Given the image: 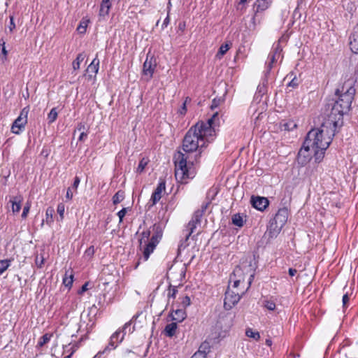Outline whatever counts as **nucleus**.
I'll return each instance as SVG.
<instances>
[{"mask_svg":"<svg viewBox=\"0 0 358 358\" xmlns=\"http://www.w3.org/2000/svg\"><path fill=\"white\" fill-rule=\"evenodd\" d=\"M124 199V192L123 190L117 191L113 196V203L114 205H117L122 201Z\"/></svg>","mask_w":358,"mask_h":358,"instance_id":"cd10ccee","label":"nucleus"},{"mask_svg":"<svg viewBox=\"0 0 358 358\" xmlns=\"http://www.w3.org/2000/svg\"><path fill=\"white\" fill-rule=\"evenodd\" d=\"M140 314H141V313H137V314L134 315L132 317V318L131 319V320H130V321H129V322H126V323L124 324V326H123L122 329H120V330H121V334H124V333H125V334L127 333V329H129V328H130L131 324H132V323H133V322H134V321H135V320L138 317V316L140 315ZM134 330V327H133V329H132V330H131V329H129V332H132Z\"/></svg>","mask_w":358,"mask_h":358,"instance_id":"b1692460","label":"nucleus"},{"mask_svg":"<svg viewBox=\"0 0 358 358\" xmlns=\"http://www.w3.org/2000/svg\"><path fill=\"white\" fill-rule=\"evenodd\" d=\"M272 3L271 0H256L254 6L256 8L255 13L263 12L268 9Z\"/></svg>","mask_w":358,"mask_h":358,"instance_id":"a211bd4d","label":"nucleus"},{"mask_svg":"<svg viewBox=\"0 0 358 358\" xmlns=\"http://www.w3.org/2000/svg\"><path fill=\"white\" fill-rule=\"evenodd\" d=\"M232 223L239 227H241L243 226V220L242 216L239 214H235L232 217Z\"/></svg>","mask_w":358,"mask_h":358,"instance_id":"7c9ffc66","label":"nucleus"},{"mask_svg":"<svg viewBox=\"0 0 358 358\" xmlns=\"http://www.w3.org/2000/svg\"><path fill=\"white\" fill-rule=\"evenodd\" d=\"M54 212H55V210L52 208H48L46 210L45 215H46L48 224H50L51 222H52V221H53L52 220V215H53Z\"/></svg>","mask_w":358,"mask_h":358,"instance_id":"37998d69","label":"nucleus"},{"mask_svg":"<svg viewBox=\"0 0 358 358\" xmlns=\"http://www.w3.org/2000/svg\"><path fill=\"white\" fill-rule=\"evenodd\" d=\"M219 104H220V100H216L215 99H214L212 102L211 108L214 109V108H217L219 106Z\"/></svg>","mask_w":358,"mask_h":358,"instance_id":"e2e57ef3","label":"nucleus"},{"mask_svg":"<svg viewBox=\"0 0 358 358\" xmlns=\"http://www.w3.org/2000/svg\"><path fill=\"white\" fill-rule=\"evenodd\" d=\"M217 125H219L217 112L206 122H198L186 132L182 143L185 153L178 152L175 156V177L178 182L186 184L195 176V167L200 164L203 149L214 140Z\"/></svg>","mask_w":358,"mask_h":358,"instance_id":"f257e3e1","label":"nucleus"},{"mask_svg":"<svg viewBox=\"0 0 358 358\" xmlns=\"http://www.w3.org/2000/svg\"><path fill=\"white\" fill-rule=\"evenodd\" d=\"M88 136V132H81L79 137L78 141H85Z\"/></svg>","mask_w":358,"mask_h":358,"instance_id":"4d7b16f0","label":"nucleus"},{"mask_svg":"<svg viewBox=\"0 0 358 358\" xmlns=\"http://www.w3.org/2000/svg\"><path fill=\"white\" fill-rule=\"evenodd\" d=\"M44 257L41 256L39 257L38 255L36 257L35 259V264L37 266L38 268H42L43 265L44 264Z\"/></svg>","mask_w":358,"mask_h":358,"instance_id":"09e8293b","label":"nucleus"},{"mask_svg":"<svg viewBox=\"0 0 358 358\" xmlns=\"http://www.w3.org/2000/svg\"><path fill=\"white\" fill-rule=\"evenodd\" d=\"M171 6H172L171 1V0H169V1H168V3H167V6H166V9H167V14H169V13H170Z\"/></svg>","mask_w":358,"mask_h":358,"instance_id":"774afa93","label":"nucleus"},{"mask_svg":"<svg viewBox=\"0 0 358 358\" xmlns=\"http://www.w3.org/2000/svg\"><path fill=\"white\" fill-rule=\"evenodd\" d=\"M85 55L84 53H80L77 55L76 59L73 62L72 66L74 71L80 69L81 62L85 59Z\"/></svg>","mask_w":358,"mask_h":358,"instance_id":"a878e982","label":"nucleus"},{"mask_svg":"<svg viewBox=\"0 0 358 358\" xmlns=\"http://www.w3.org/2000/svg\"><path fill=\"white\" fill-rule=\"evenodd\" d=\"M299 85V82H298V80L297 78H294L289 83H288V86L289 87H292L293 88H295L297 86Z\"/></svg>","mask_w":358,"mask_h":358,"instance_id":"5fc2aeb1","label":"nucleus"},{"mask_svg":"<svg viewBox=\"0 0 358 358\" xmlns=\"http://www.w3.org/2000/svg\"><path fill=\"white\" fill-rule=\"evenodd\" d=\"M80 178L78 176H76L74 178V181H73V183L72 187L71 188L73 189H75V191H76L77 188H78V185L80 184Z\"/></svg>","mask_w":358,"mask_h":358,"instance_id":"3c124183","label":"nucleus"},{"mask_svg":"<svg viewBox=\"0 0 358 358\" xmlns=\"http://www.w3.org/2000/svg\"><path fill=\"white\" fill-rule=\"evenodd\" d=\"M73 282V271H66L63 278V285L70 289Z\"/></svg>","mask_w":358,"mask_h":358,"instance_id":"412c9836","label":"nucleus"},{"mask_svg":"<svg viewBox=\"0 0 358 358\" xmlns=\"http://www.w3.org/2000/svg\"><path fill=\"white\" fill-rule=\"evenodd\" d=\"M99 69V59L96 57L91 64L87 66V71L94 73L95 75L98 73Z\"/></svg>","mask_w":358,"mask_h":358,"instance_id":"5701e85b","label":"nucleus"},{"mask_svg":"<svg viewBox=\"0 0 358 358\" xmlns=\"http://www.w3.org/2000/svg\"><path fill=\"white\" fill-rule=\"evenodd\" d=\"M191 358H206V351H201L200 350L199 351H197L195 352Z\"/></svg>","mask_w":358,"mask_h":358,"instance_id":"de8ad7c7","label":"nucleus"},{"mask_svg":"<svg viewBox=\"0 0 358 358\" xmlns=\"http://www.w3.org/2000/svg\"><path fill=\"white\" fill-rule=\"evenodd\" d=\"M177 329V323L171 322L168 324L164 329V332L166 336L173 337Z\"/></svg>","mask_w":358,"mask_h":358,"instance_id":"4be33fe9","label":"nucleus"},{"mask_svg":"<svg viewBox=\"0 0 358 358\" xmlns=\"http://www.w3.org/2000/svg\"><path fill=\"white\" fill-rule=\"evenodd\" d=\"M29 112V106H26L21 110L19 116L13 122L11 127V131L13 134H19L22 129L24 128L26 124L27 123V116Z\"/></svg>","mask_w":358,"mask_h":358,"instance_id":"39448f33","label":"nucleus"},{"mask_svg":"<svg viewBox=\"0 0 358 358\" xmlns=\"http://www.w3.org/2000/svg\"><path fill=\"white\" fill-rule=\"evenodd\" d=\"M252 206L259 211H264L268 206L269 201L267 198L259 196H252L250 199Z\"/></svg>","mask_w":358,"mask_h":358,"instance_id":"9d476101","label":"nucleus"},{"mask_svg":"<svg viewBox=\"0 0 358 358\" xmlns=\"http://www.w3.org/2000/svg\"><path fill=\"white\" fill-rule=\"evenodd\" d=\"M287 209L286 208H282L278 210L272 221L280 225L281 227H283L287 220Z\"/></svg>","mask_w":358,"mask_h":358,"instance_id":"ddd939ff","label":"nucleus"},{"mask_svg":"<svg viewBox=\"0 0 358 358\" xmlns=\"http://www.w3.org/2000/svg\"><path fill=\"white\" fill-rule=\"evenodd\" d=\"M208 203H203V204L201 206V209L197 210H198V211H202V214L203 215L204 212L206 210V209H207V208H208Z\"/></svg>","mask_w":358,"mask_h":358,"instance_id":"69168bd1","label":"nucleus"},{"mask_svg":"<svg viewBox=\"0 0 358 358\" xmlns=\"http://www.w3.org/2000/svg\"><path fill=\"white\" fill-rule=\"evenodd\" d=\"M245 335L249 338H252L255 341H259L260 339V334L258 331H253V330L250 328H248L245 331Z\"/></svg>","mask_w":358,"mask_h":358,"instance_id":"473e14b6","label":"nucleus"},{"mask_svg":"<svg viewBox=\"0 0 358 358\" xmlns=\"http://www.w3.org/2000/svg\"><path fill=\"white\" fill-rule=\"evenodd\" d=\"M191 101V99L189 96H187L185 99V101L182 106V107L179 109L178 113L180 115H184L187 112V103H189Z\"/></svg>","mask_w":358,"mask_h":358,"instance_id":"a19ab883","label":"nucleus"},{"mask_svg":"<svg viewBox=\"0 0 358 358\" xmlns=\"http://www.w3.org/2000/svg\"><path fill=\"white\" fill-rule=\"evenodd\" d=\"M337 128L340 127L333 124H327L326 118L320 128L313 129L307 134L305 139L306 148L327 150L336 134Z\"/></svg>","mask_w":358,"mask_h":358,"instance_id":"7ed1b4c3","label":"nucleus"},{"mask_svg":"<svg viewBox=\"0 0 358 358\" xmlns=\"http://www.w3.org/2000/svg\"><path fill=\"white\" fill-rule=\"evenodd\" d=\"M349 40L350 50L352 52L358 54V24L354 27Z\"/></svg>","mask_w":358,"mask_h":358,"instance_id":"4468645a","label":"nucleus"},{"mask_svg":"<svg viewBox=\"0 0 358 358\" xmlns=\"http://www.w3.org/2000/svg\"><path fill=\"white\" fill-rule=\"evenodd\" d=\"M171 316L173 320L182 322L185 319L187 315L185 309L180 308L173 310Z\"/></svg>","mask_w":358,"mask_h":358,"instance_id":"aec40b11","label":"nucleus"},{"mask_svg":"<svg viewBox=\"0 0 358 358\" xmlns=\"http://www.w3.org/2000/svg\"><path fill=\"white\" fill-rule=\"evenodd\" d=\"M311 148H306L305 141L300 150L298 152V161L301 164H306L311 158V154L310 150Z\"/></svg>","mask_w":358,"mask_h":358,"instance_id":"9b49d317","label":"nucleus"},{"mask_svg":"<svg viewBox=\"0 0 358 358\" xmlns=\"http://www.w3.org/2000/svg\"><path fill=\"white\" fill-rule=\"evenodd\" d=\"M203 217L202 211L196 210L192 217V220L189 222L187 226V231L188 234L186 235V239L187 240L191 234L194 232L196 228V225L200 224L201 219Z\"/></svg>","mask_w":358,"mask_h":358,"instance_id":"1a4fd4ad","label":"nucleus"},{"mask_svg":"<svg viewBox=\"0 0 358 358\" xmlns=\"http://www.w3.org/2000/svg\"><path fill=\"white\" fill-rule=\"evenodd\" d=\"M264 307H265L268 310H274L276 306L274 301L271 300H264Z\"/></svg>","mask_w":358,"mask_h":358,"instance_id":"58836bf2","label":"nucleus"},{"mask_svg":"<svg viewBox=\"0 0 358 358\" xmlns=\"http://www.w3.org/2000/svg\"><path fill=\"white\" fill-rule=\"evenodd\" d=\"M73 194L71 191V188L69 187L66 191V199L67 200H71L73 199Z\"/></svg>","mask_w":358,"mask_h":358,"instance_id":"13d9d810","label":"nucleus"},{"mask_svg":"<svg viewBox=\"0 0 358 358\" xmlns=\"http://www.w3.org/2000/svg\"><path fill=\"white\" fill-rule=\"evenodd\" d=\"M89 127H87L85 124L84 122H79L78 123L76 129L74 131V134L78 131L80 133L81 132H88Z\"/></svg>","mask_w":358,"mask_h":358,"instance_id":"ea45409f","label":"nucleus"},{"mask_svg":"<svg viewBox=\"0 0 358 358\" xmlns=\"http://www.w3.org/2000/svg\"><path fill=\"white\" fill-rule=\"evenodd\" d=\"M165 187L166 182L164 180H161L152 194L150 199L152 202V206L156 204L162 198V193L164 190H165Z\"/></svg>","mask_w":358,"mask_h":358,"instance_id":"2eb2a0df","label":"nucleus"},{"mask_svg":"<svg viewBox=\"0 0 358 358\" xmlns=\"http://www.w3.org/2000/svg\"><path fill=\"white\" fill-rule=\"evenodd\" d=\"M180 306L182 308L185 309L187 307L190 306L191 299H190L189 296L186 295L182 298H180Z\"/></svg>","mask_w":358,"mask_h":358,"instance_id":"4c0bfd02","label":"nucleus"},{"mask_svg":"<svg viewBox=\"0 0 358 358\" xmlns=\"http://www.w3.org/2000/svg\"><path fill=\"white\" fill-rule=\"evenodd\" d=\"M0 48H1L2 56L0 55V59L3 62L7 59L8 51L6 49V42L3 39L0 40Z\"/></svg>","mask_w":358,"mask_h":358,"instance_id":"2f4dec72","label":"nucleus"},{"mask_svg":"<svg viewBox=\"0 0 358 358\" xmlns=\"http://www.w3.org/2000/svg\"><path fill=\"white\" fill-rule=\"evenodd\" d=\"M150 234H151V230L150 229L144 230L141 234V238L139 239V248H140V250L143 252L144 246L145 245V244H148L150 240Z\"/></svg>","mask_w":358,"mask_h":358,"instance_id":"6ab92c4d","label":"nucleus"},{"mask_svg":"<svg viewBox=\"0 0 358 358\" xmlns=\"http://www.w3.org/2000/svg\"><path fill=\"white\" fill-rule=\"evenodd\" d=\"M127 208H123L122 210H120L117 213V216L119 217V222H122L123 221V219H124V217L125 216L126 213H127Z\"/></svg>","mask_w":358,"mask_h":358,"instance_id":"8fccbe9b","label":"nucleus"},{"mask_svg":"<svg viewBox=\"0 0 358 358\" xmlns=\"http://www.w3.org/2000/svg\"><path fill=\"white\" fill-rule=\"evenodd\" d=\"M178 292L177 287L176 286H172L171 285H169V289H168V294L167 297L168 299H175L176 296V294Z\"/></svg>","mask_w":358,"mask_h":358,"instance_id":"e433bc0d","label":"nucleus"},{"mask_svg":"<svg viewBox=\"0 0 358 358\" xmlns=\"http://www.w3.org/2000/svg\"><path fill=\"white\" fill-rule=\"evenodd\" d=\"M200 350H201V351H206V354L209 352V345H208V343H203L201 345V346L199 347V351Z\"/></svg>","mask_w":358,"mask_h":358,"instance_id":"864d4df0","label":"nucleus"},{"mask_svg":"<svg viewBox=\"0 0 358 358\" xmlns=\"http://www.w3.org/2000/svg\"><path fill=\"white\" fill-rule=\"evenodd\" d=\"M13 259L0 260V275H1L10 266Z\"/></svg>","mask_w":358,"mask_h":358,"instance_id":"393cba45","label":"nucleus"},{"mask_svg":"<svg viewBox=\"0 0 358 358\" xmlns=\"http://www.w3.org/2000/svg\"><path fill=\"white\" fill-rule=\"evenodd\" d=\"M229 49V45L227 43L222 44L217 52V56H223Z\"/></svg>","mask_w":358,"mask_h":358,"instance_id":"79ce46f5","label":"nucleus"},{"mask_svg":"<svg viewBox=\"0 0 358 358\" xmlns=\"http://www.w3.org/2000/svg\"><path fill=\"white\" fill-rule=\"evenodd\" d=\"M57 213L59 215L61 220H63L64 211H65L64 204L62 203H59L57 206Z\"/></svg>","mask_w":358,"mask_h":358,"instance_id":"a18cd8bd","label":"nucleus"},{"mask_svg":"<svg viewBox=\"0 0 358 358\" xmlns=\"http://www.w3.org/2000/svg\"><path fill=\"white\" fill-rule=\"evenodd\" d=\"M57 115H58V113L57 112L56 108H52L48 115V123L49 124L53 123L57 120Z\"/></svg>","mask_w":358,"mask_h":358,"instance_id":"f704fd0d","label":"nucleus"},{"mask_svg":"<svg viewBox=\"0 0 358 358\" xmlns=\"http://www.w3.org/2000/svg\"><path fill=\"white\" fill-rule=\"evenodd\" d=\"M90 22L89 20H85L83 19L80 22L79 25L77 27V31L80 34H85L86 32V29L87 27L88 23Z\"/></svg>","mask_w":358,"mask_h":358,"instance_id":"c756f323","label":"nucleus"},{"mask_svg":"<svg viewBox=\"0 0 358 358\" xmlns=\"http://www.w3.org/2000/svg\"><path fill=\"white\" fill-rule=\"evenodd\" d=\"M245 291L241 292H234L229 288L226 291L224 294V307L226 310H231L235 305L238 303Z\"/></svg>","mask_w":358,"mask_h":358,"instance_id":"423d86ee","label":"nucleus"},{"mask_svg":"<svg viewBox=\"0 0 358 358\" xmlns=\"http://www.w3.org/2000/svg\"><path fill=\"white\" fill-rule=\"evenodd\" d=\"M268 58L270 59L269 64L267 65V72H269L272 69L273 64L275 62V52L269 54Z\"/></svg>","mask_w":358,"mask_h":358,"instance_id":"49530a36","label":"nucleus"},{"mask_svg":"<svg viewBox=\"0 0 358 358\" xmlns=\"http://www.w3.org/2000/svg\"><path fill=\"white\" fill-rule=\"evenodd\" d=\"M164 225L162 222L155 223L151 229L152 235L150 241L143 248V261H147L151 253L153 252L157 244L159 243L163 235Z\"/></svg>","mask_w":358,"mask_h":358,"instance_id":"20e7f679","label":"nucleus"},{"mask_svg":"<svg viewBox=\"0 0 358 358\" xmlns=\"http://www.w3.org/2000/svg\"><path fill=\"white\" fill-rule=\"evenodd\" d=\"M169 22H170L169 14H167L166 17L164 19V20L163 22L162 28L164 29V28L166 27L169 25Z\"/></svg>","mask_w":358,"mask_h":358,"instance_id":"680f3d73","label":"nucleus"},{"mask_svg":"<svg viewBox=\"0 0 358 358\" xmlns=\"http://www.w3.org/2000/svg\"><path fill=\"white\" fill-rule=\"evenodd\" d=\"M314 151V157L316 162H320L324 156V152L326 150L320 148H311Z\"/></svg>","mask_w":358,"mask_h":358,"instance_id":"bb28decb","label":"nucleus"},{"mask_svg":"<svg viewBox=\"0 0 358 358\" xmlns=\"http://www.w3.org/2000/svg\"><path fill=\"white\" fill-rule=\"evenodd\" d=\"M52 336V334H45L40 338L38 342V346L40 348L43 347L45 344L48 343L50 341Z\"/></svg>","mask_w":358,"mask_h":358,"instance_id":"c85d7f7f","label":"nucleus"},{"mask_svg":"<svg viewBox=\"0 0 358 358\" xmlns=\"http://www.w3.org/2000/svg\"><path fill=\"white\" fill-rule=\"evenodd\" d=\"M284 127H285V129H287V130H290L292 129V128H295L296 127V124L293 123L292 122H289V123H286L284 124Z\"/></svg>","mask_w":358,"mask_h":358,"instance_id":"bf43d9fd","label":"nucleus"},{"mask_svg":"<svg viewBox=\"0 0 358 358\" xmlns=\"http://www.w3.org/2000/svg\"><path fill=\"white\" fill-rule=\"evenodd\" d=\"M342 301H343V308H345L349 301V296H348V293H346L343 295Z\"/></svg>","mask_w":358,"mask_h":358,"instance_id":"052dcab7","label":"nucleus"},{"mask_svg":"<svg viewBox=\"0 0 358 358\" xmlns=\"http://www.w3.org/2000/svg\"><path fill=\"white\" fill-rule=\"evenodd\" d=\"M22 201L23 197L20 194L10 197L8 203L11 205V210L13 214H17L20 211Z\"/></svg>","mask_w":358,"mask_h":358,"instance_id":"dca6fc26","label":"nucleus"},{"mask_svg":"<svg viewBox=\"0 0 358 358\" xmlns=\"http://www.w3.org/2000/svg\"><path fill=\"white\" fill-rule=\"evenodd\" d=\"M30 208H31V203L27 201L23 208L22 213L21 215L22 219L27 218V215L30 210Z\"/></svg>","mask_w":358,"mask_h":358,"instance_id":"c03bdc74","label":"nucleus"},{"mask_svg":"<svg viewBox=\"0 0 358 358\" xmlns=\"http://www.w3.org/2000/svg\"><path fill=\"white\" fill-rule=\"evenodd\" d=\"M16 26L14 22V17L13 15L10 16V24L8 26L10 31H13L15 29Z\"/></svg>","mask_w":358,"mask_h":358,"instance_id":"603ef678","label":"nucleus"},{"mask_svg":"<svg viewBox=\"0 0 358 358\" xmlns=\"http://www.w3.org/2000/svg\"><path fill=\"white\" fill-rule=\"evenodd\" d=\"M288 272L290 276H294L297 273V271L295 268H289Z\"/></svg>","mask_w":358,"mask_h":358,"instance_id":"338daca9","label":"nucleus"},{"mask_svg":"<svg viewBox=\"0 0 358 358\" xmlns=\"http://www.w3.org/2000/svg\"><path fill=\"white\" fill-rule=\"evenodd\" d=\"M282 228V227L271 220L265 234L268 238H275L280 234Z\"/></svg>","mask_w":358,"mask_h":358,"instance_id":"f3484780","label":"nucleus"},{"mask_svg":"<svg viewBox=\"0 0 358 358\" xmlns=\"http://www.w3.org/2000/svg\"><path fill=\"white\" fill-rule=\"evenodd\" d=\"M124 336L125 333L121 335L120 329H117L110 336L109 343L108 345L106 346L105 350H108L109 352H110L111 350H115L117 347V345L124 340Z\"/></svg>","mask_w":358,"mask_h":358,"instance_id":"6e6552de","label":"nucleus"},{"mask_svg":"<svg viewBox=\"0 0 358 358\" xmlns=\"http://www.w3.org/2000/svg\"><path fill=\"white\" fill-rule=\"evenodd\" d=\"M149 159L148 158L143 157L139 162L138 166L137 167L136 171L138 173H141L143 172L145 166L148 165Z\"/></svg>","mask_w":358,"mask_h":358,"instance_id":"c9c22d12","label":"nucleus"},{"mask_svg":"<svg viewBox=\"0 0 358 358\" xmlns=\"http://www.w3.org/2000/svg\"><path fill=\"white\" fill-rule=\"evenodd\" d=\"M156 66V59L149 52L147 54L146 59L143 66V74L145 76H148V80H150L152 78Z\"/></svg>","mask_w":358,"mask_h":358,"instance_id":"0eeeda50","label":"nucleus"},{"mask_svg":"<svg viewBox=\"0 0 358 358\" xmlns=\"http://www.w3.org/2000/svg\"><path fill=\"white\" fill-rule=\"evenodd\" d=\"M356 80L350 78L345 80L343 85L336 90L338 96L331 107L330 113L327 117V124H333L339 127L343 124V115L347 113L351 107L355 94V84Z\"/></svg>","mask_w":358,"mask_h":358,"instance_id":"f03ea898","label":"nucleus"},{"mask_svg":"<svg viewBox=\"0 0 358 358\" xmlns=\"http://www.w3.org/2000/svg\"><path fill=\"white\" fill-rule=\"evenodd\" d=\"M94 252V249L93 246L90 247L85 252L88 255H93Z\"/></svg>","mask_w":358,"mask_h":358,"instance_id":"0e129e2a","label":"nucleus"},{"mask_svg":"<svg viewBox=\"0 0 358 358\" xmlns=\"http://www.w3.org/2000/svg\"><path fill=\"white\" fill-rule=\"evenodd\" d=\"M108 352H110L108 350H105V349L102 351H99L95 356L94 358H104L103 357V355L104 354H108Z\"/></svg>","mask_w":358,"mask_h":358,"instance_id":"6e6d98bb","label":"nucleus"},{"mask_svg":"<svg viewBox=\"0 0 358 358\" xmlns=\"http://www.w3.org/2000/svg\"><path fill=\"white\" fill-rule=\"evenodd\" d=\"M243 271L240 266H236L234 270V272L230 275V282H233V287L237 288L241 283L243 282V280L241 278Z\"/></svg>","mask_w":358,"mask_h":358,"instance_id":"f8f14e48","label":"nucleus"},{"mask_svg":"<svg viewBox=\"0 0 358 358\" xmlns=\"http://www.w3.org/2000/svg\"><path fill=\"white\" fill-rule=\"evenodd\" d=\"M110 3H101L100 6L99 15L102 16L108 15L109 10L110 8Z\"/></svg>","mask_w":358,"mask_h":358,"instance_id":"72a5a7b5","label":"nucleus"}]
</instances>
